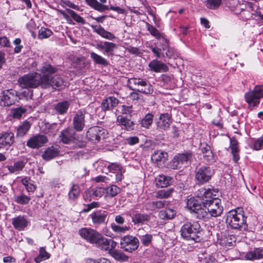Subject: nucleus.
<instances>
[{"label":"nucleus","mask_w":263,"mask_h":263,"mask_svg":"<svg viewBox=\"0 0 263 263\" xmlns=\"http://www.w3.org/2000/svg\"><path fill=\"white\" fill-rule=\"evenodd\" d=\"M152 235L149 234H146L142 236H139V238L141 243L144 246L149 245L152 241Z\"/></svg>","instance_id":"obj_53"},{"label":"nucleus","mask_w":263,"mask_h":263,"mask_svg":"<svg viewBox=\"0 0 263 263\" xmlns=\"http://www.w3.org/2000/svg\"><path fill=\"white\" fill-rule=\"evenodd\" d=\"M173 178L165 175H159L155 179L156 185L160 187H166L172 182Z\"/></svg>","instance_id":"obj_28"},{"label":"nucleus","mask_w":263,"mask_h":263,"mask_svg":"<svg viewBox=\"0 0 263 263\" xmlns=\"http://www.w3.org/2000/svg\"><path fill=\"white\" fill-rule=\"evenodd\" d=\"M132 106H126L125 105H122L121 106V111L120 112L123 115H128L132 112Z\"/></svg>","instance_id":"obj_61"},{"label":"nucleus","mask_w":263,"mask_h":263,"mask_svg":"<svg viewBox=\"0 0 263 263\" xmlns=\"http://www.w3.org/2000/svg\"><path fill=\"white\" fill-rule=\"evenodd\" d=\"M104 44L105 52L107 53L112 51L113 50L117 47L116 45L111 42H104Z\"/></svg>","instance_id":"obj_58"},{"label":"nucleus","mask_w":263,"mask_h":263,"mask_svg":"<svg viewBox=\"0 0 263 263\" xmlns=\"http://www.w3.org/2000/svg\"><path fill=\"white\" fill-rule=\"evenodd\" d=\"M175 192H176L173 188L162 190L158 192L157 197H169L174 195V193Z\"/></svg>","instance_id":"obj_48"},{"label":"nucleus","mask_w":263,"mask_h":263,"mask_svg":"<svg viewBox=\"0 0 263 263\" xmlns=\"http://www.w3.org/2000/svg\"><path fill=\"white\" fill-rule=\"evenodd\" d=\"M201 227L197 221H186L181 227V236L187 240H195Z\"/></svg>","instance_id":"obj_4"},{"label":"nucleus","mask_w":263,"mask_h":263,"mask_svg":"<svg viewBox=\"0 0 263 263\" xmlns=\"http://www.w3.org/2000/svg\"><path fill=\"white\" fill-rule=\"evenodd\" d=\"M119 100L114 97H109L103 100L101 108L104 111L110 110L119 104Z\"/></svg>","instance_id":"obj_25"},{"label":"nucleus","mask_w":263,"mask_h":263,"mask_svg":"<svg viewBox=\"0 0 263 263\" xmlns=\"http://www.w3.org/2000/svg\"><path fill=\"white\" fill-rule=\"evenodd\" d=\"M85 110H80L77 112L73 118V128L76 131H82L85 126Z\"/></svg>","instance_id":"obj_15"},{"label":"nucleus","mask_w":263,"mask_h":263,"mask_svg":"<svg viewBox=\"0 0 263 263\" xmlns=\"http://www.w3.org/2000/svg\"><path fill=\"white\" fill-rule=\"evenodd\" d=\"M111 256L117 260L125 261L128 259L127 256L118 250H113L111 252Z\"/></svg>","instance_id":"obj_45"},{"label":"nucleus","mask_w":263,"mask_h":263,"mask_svg":"<svg viewBox=\"0 0 263 263\" xmlns=\"http://www.w3.org/2000/svg\"><path fill=\"white\" fill-rule=\"evenodd\" d=\"M107 168L109 172L112 171H119L122 170V166L119 163H110L107 165Z\"/></svg>","instance_id":"obj_60"},{"label":"nucleus","mask_w":263,"mask_h":263,"mask_svg":"<svg viewBox=\"0 0 263 263\" xmlns=\"http://www.w3.org/2000/svg\"><path fill=\"white\" fill-rule=\"evenodd\" d=\"M263 145V135L256 140L254 144V148L256 150L261 149V146Z\"/></svg>","instance_id":"obj_62"},{"label":"nucleus","mask_w":263,"mask_h":263,"mask_svg":"<svg viewBox=\"0 0 263 263\" xmlns=\"http://www.w3.org/2000/svg\"><path fill=\"white\" fill-rule=\"evenodd\" d=\"M120 191L121 190L119 187L116 185H112L107 188L106 192L109 195L114 197L117 196L120 192Z\"/></svg>","instance_id":"obj_55"},{"label":"nucleus","mask_w":263,"mask_h":263,"mask_svg":"<svg viewBox=\"0 0 263 263\" xmlns=\"http://www.w3.org/2000/svg\"><path fill=\"white\" fill-rule=\"evenodd\" d=\"M107 135V130L100 126H93L89 128L86 136L89 140L92 142L99 141L101 139L105 138Z\"/></svg>","instance_id":"obj_11"},{"label":"nucleus","mask_w":263,"mask_h":263,"mask_svg":"<svg viewBox=\"0 0 263 263\" xmlns=\"http://www.w3.org/2000/svg\"><path fill=\"white\" fill-rule=\"evenodd\" d=\"M199 191L200 193L201 196L204 197H212L213 196H219L220 192L218 189H208L204 188L200 189Z\"/></svg>","instance_id":"obj_34"},{"label":"nucleus","mask_w":263,"mask_h":263,"mask_svg":"<svg viewBox=\"0 0 263 263\" xmlns=\"http://www.w3.org/2000/svg\"><path fill=\"white\" fill-rule=\"evenodd\" d=\"M176 212L171 209H167L165 211H161L159 213V217L161 219H171L174 217Z\"/></svg>","instance_id":"obj_41"},{"label":"nucleus","mask_w":263,"mask_h":263,"mask_svg":"<svg viewBox=\"0 0 263 263\" xmlns=\"http://www.w3.org/2000/svg\"><path fill=\"white\" fill-rule=\"evenodd\" d=\"M167 156V154L162 151H155L152 155L151 158L153 161L156 162H164Z\"/></svg>","instance_id":"obj_37"},{"label":"nucleus","mask_w":263,"mask_h":263,"mask_svg":"<svg viewBox=\"0 0 263 263\" xmlns=\"http://www.w3.org/2000/svg\"><path fill=\"white\" fill-rule=\"evenodd\" d=\"M90 27L94 32L97 33L103 38L109 40H114L116 39L114 34L105 30L101 25H91Z\"/></svg>","instance_id":"obj_22"},{"label":"nucleus","mask_w":263,"mask_h":263,"mask_svg":"<svg viewBox=\"0 0 263 263\" xmlns=\"http://www.w3.org/2000/svg\"><path fill=\"white\" fill-rule=\"evenodd\" d=\"M18 92L14 89H8L3 91L0 95V105L9 107L14 104L17 101Z\"/></svg>","instance_id":"obj_9"},{"label":"nucleus","mask_w":263,"mask_h":263,"mask_svg":"<svg viewBox=\"0 0 263 263\" xmlns=\"http://www.w3.org/2000/svg\"><path fill=\"white\" fill-rule=\"evenodd\" d=\"M147 30L151 33V34L155 36L157 39H159L161 37V34L159 31L152 25L147 24Z\"/></svg>","instance_id":"obj_52"},{"label":"nucleus","mask_w":263,"mask_h":263,"mask_svg":"<svg viewBox=\"0 0 263 263\" xmlns=\"http://www.w3.org/2000/svg\"><path fill=\"white\" fill-rule=\"evenodd\" d=\"M117 121L119 124L124 126L127 130H130L133 129L134 124L130 119L122 115H119L117 118Z\"/></svg>","instance_id":"obj_33"},{"label":"nucleus","mask_w":263,"mask_h":263,"mask_svg":"<svg viewBox=\"0 0 263 263\" xmlns=\"http://www.w3.org/2000/svg\"><path fill=\"white\" fill-rule=\"evenodd\" d=\"M60 140L64 144H68L74 143L80 148L85 146L86 142L83 138L77 135L76 130L72 127H68L63 129L60 135Z\"/></svg>","instance_id":"obj_2"},{"label":"nucleus","mask_w":263,"mask_h":263,"mask_svg":"<svg viewBox=\"0 0 263 263\" xmlns=\"http://www.w3.org/2000/svg\"><path fill=\"white\" fill-rule=\"evenodd\" d=\"M111 228L115 232L118 233H124L129 230L128 227H122L115 223L111 224Z\"/></svg>","instance_id":"obj_50"},{"label":"nucleus","mask_w":263,"mask_h":263,"mask_svg":"<svg viewBox=\"0 0 263 263\" xmlns=\"http://www.w3.org/2000/svg\"><path fill=\"white\" fill-rule=\"evenodd\" d=\"M31 127V124L28 121H24L21 125H20L17 130L16 136L23 137L29 131Z\"/></svg>","instance_id":"obj_35"},{"label":"nucleus","mask_w":263,"mask_h":263,"mask_svg":"<svg viewBox=\"0 0 263 263\" xmlns=\"http://www.w3.org/2000/svg\"><path fill=\"white\" fill-rule=\"evenodd\" d=\"M59 151L57 148L52 146L47 148L43 154V158L45 160H50L58 155Z\"/></svg>","instance_id":"obj_31"},{"label":"nucleus","mask_w":263,"mask_h":263,"mask_svg":"<svg viewBox=\"0 0 263 263\" xmlns=\"http://www.w3.org/2000/svg\"><path fill=\"white\" fill-rule=\"evenodd\" d=\"M201 151L204 155V157H210L212 155V152L210 146L206 145L204 147L201 148Z\"/></svg>","instance_id":"obj_63"},{"label":"nucleus","mask_w":263,"mask_h":263,"mask_svg":"<svg viewBox=\"0 0 263 263\" xmlns=\"http://www.w3.org/2000/svg\"><path fill=\"white\" fill-rule=\"evenodd\" d=\"M139 245V240L135 236L126 235L121 239V248L126 252H132L136 250Z\"/></svg>","instance_id":"obj_10"},{"label":"nucleus","mask_w":263,"mask_h":263,"mask_svg":"<svg viewBox=\"0 0 263 263\" xmlns=\"http://www.w3.org/2000/svg\"><path fill=\"white\" fill-rule=\"evenodd\" d=\"M252 91L259 99L260 100L263 97V85H256Z\"/></svg>","instance_id":"obj_56"},{"label":"nucleus","mask_w":263,"mask_h":263,"mask_svg":"<svg viewBox=\"0 0 263 263\" xmlns=\"http://www.w3.org/2000/svg\"><path fill=\"white\" fill-rule=\"evenodd\" d=\"M213 171L210 167L202 166L196 173V179L201 184L208 182L213 175Z\"/></svg>","instance_id":"obj_13"},{"label":"nucleus","mask_w":263,"mask_h":263,"mask_svg":"<svg viewBox=\"0 0 263 263\" xmlns=\"http://www.w3.org/2000/svg\"><path fill=\"white\" fill-rule=\"evenodd\" d=\"M80 190L79 186L77 184H73L71 189L69 192V197H77L80 195Z\"/></svg>","instance_id":"obj_54"},{"label":"nucleus","mask_w":263,"mask_h":263,"mask_svg":"<svg viewBox=\"0 0 263 263\" xmlns=\"http://www.w3.org/2000/svg\"><path fill=\"white\" fill-rule=\"evenodd\" d=\"M242 257L246 260L254 261L263 259V248H256L244 253Z\"/></svg>","instance_id":"obj_18"},{"label":"nucleus","mask_w":263,"mask_h":263,"mask_svg":"<svg viewBox=\"0 0 263 263\" xmlns=\"http://www.w3.org/2000/svg\"><path fill=\"white\" fill-rule=\"evenodd\" d=\"M214 200L206 201L205 208H207L211 218L220 216L223 212V207L220 205L219 198H213Z\"/></svg>","instance_id":"obj_12"},{"label":"nucleus","mask_w":263,"mask_h":263,"mask_svg":"<svg viewBox=\"0 0 263 263\" xmlns=\"http://www.w3.org/2000/svg\"><path fill=\"white\" fill-rule=\"evenodd\" d=\"M66 11L70 15V16L77 23H80L82 25L85 24V21L84 18L76 13L74 11L69 9H67Z\"/></svg>","instance_id":"obj_47"},{"label":"nucleus","mask_w":263,"mask_h":263,"mask_svg":"<svg viewBox=\"0 0 263 263\" xmlns=\"http://www.w3.org/2000/svg\"><path fill=\"white\" fill-rule=\"evenodd\" d=\"M90 58L97 64L104 66H107L108 65V63L105 59L95 52H92L90 53Z\"/></svg>","instance_id":"obj_38"},{"label":"nucleus","mask_w":263,"mask_h":263,"mask_svg":"<svg viewBox=\"0 0 263 263\" xmlns=\"http://www.w3.org/2000/svg\"><path fill=\"white\" fill-rule=\"evenodd\" d=\"M25 163L23 161L15 162L13 165L7 166L9 171L11 173H17L24 167Z\"/></svg>","instance_id":"obj_36"},{"label":"nucleus","mask_w":263,"mask_h":263,"mask_svg":"<svg viewBox=\"0 0 263 263\" xmlns=\"http://www.w3.org/2000/svg\"><path fill=\"white\" fill-rule=\"evenodd\" d=\"M231 237L232 236L221 235V238L218 239V243L221 246L228 245L231 246L232 245V242L230 241Z\"/></svg>","instance_id":"obj_51"},{"label":"nucleus","mask_w":263,"mask_h":263,"mask_svg":"<svg viewBox=\"0 0 263 263\" xmlns=\"http://www.w3.org/2000/svg\"><path fill=\"white\" fill-rule=\"evenodd\" d=\"M50 255L48 253L44 247L40 249L39 254L34 258L36 263H40L43 260L48 259L50 258Z\"/></svg>","instance_id":"obj_40"},{"label":"nucleus","mask_w":263,"mask_h":263,"mask_svg":"<svg viewBox=\"0 0 263 263\" xmlns=\"http://www.w3.org/2000/svg\"><path fill=\"white\" fill-rule=\"evenodd\" d=\"M0 45L4 47H9L10 45L9 40L5 36L0 37Z\"/></svg>","instance_id":"obj_64"},{"label":"nucleus","mask_w":263,"mask_h":263,"mask_svg":"<svg viewBox=\"0 0 263 263\" xmlns=\"http://www.w3.org/2000/svg\"><path fill=\"white\" fill-rule=\"evenodd\" d=\"M12 223L15 229L22 231L27 227L28 221L24 216H18L12 219Z\"/></svg>","instance_id":"obj_27"},{"label":"nucleus","mask_w":263,"mask_h":263,"mask_svg":"<svg viewBox=\"0 0 263 263\" xmlns=\"http://www.w3.org/2000/svg\"><path fill=\"white\" fill-rule=\"evenodd\" d=\"M87 4L92 9L97 10L100 12H103L105 11L111 10L117 12L120 14H123L125 12V10L119 7L114 6L110 5V6L106 5L107 0H85Z\"/></svg>","instance_id":"obj_6"},{"label":"nucleus","mask_w":263,"mask_h":263,"mask_svg":"<svg viewBox=\"0 0 263 263\" xmlns=\"http://www.w3.org/2000/svg\"><path fill=\"white\" fill-rule=\"evenodd\" d=\"M26 111V109L22 107L16 108L13 111V117L15 118H20Z\"/></svg>","instance_id":"obj_57"},{"label":"nucleus","mask_w":263,"mask_h":263,"mask_svg":"<svg viewBox=\"0 0 263 263\" xmlns=\"http://www.w3.org/2000/svg\"><path fill=\"white\" fill-rule=\"evenodd\" d=\"M150 70L155 72H166L168 70V67L162 62L153 60L148 64Z\"/></svg>","instance_id":"obj_24"},{"label":"nucleus","mask_w":263,"mask_h":263,"mask_svg":"<svg viewBox=\"0 0 263 263\" xmlns=\"http://www.w3.org/2000/svg\"><path fill=\"white\" fill-rule=\"evenodd\" d=\"M79 234L88 242L95 244L96 247H99L103 236L96 230L88 228L80 229Z\"/></svg>","instance_id":"obj_7"},{"label":"nucleus","mask_w":263,"mask_h":263,"mask_svg":"<svg viewBox=\"0 0 263 263\" xmlns=\"http://www.w3.org/2000/svg\"><path fill=\"white\" fill-rule=\"evenodd\" d=\"M117 246V242L111 239H107L103 237L101 242L99 248L105 250L111 251L115 250L114 249Z\"/></svg>","instance_id":"obj_29"},{"label":"nucleus","mask_w":263,"mask_h":263,"mask_svg":"<svg viewBox=\"0 0 263 263\" xmlns=\"http://www.w3.org/2000/svg\"><path fill=\"white\" fill-rule=\"evenodd\" d=\"M49 84L48 88L51 86L57 89L64 88L67 84V83L63 80L62 78L59 75H55L49 79Z\"/></svg>","instance_id":"obj_23"},{"label":"nucleus","mask_w":263,"mask_h":263,"mask_svg":"<svg viewBox=\"0 0 263 263\" xmlns=\"http://www.w3.org/2000/svg\"><path fill=\"white\" fill-rule=\"evenodd\" d=\"M99 203L98 202H92L90 204H84V208L83 209L82 212H88L91 209L98 207Z\"/></svg>","instance_id":"obj_59"},{"label":"nucleus","mask_w":263,"mask_h":263,"mask_svg":"<svg viewBox=\"0 0 263 263\" xmlns=\"http://www.w3.org/2000/svg\"><path fill=\"white\" fill-rule=\"evenodd\" d=\"M14 141V134L11 132H3L0 134V144L3 146L11 145Z\"/></svg>","instance_id":"obj_26"},{"label":"nucleus","mask_w":263,"mask_h":263,"mask_svg":"<svg viewBox=\"0 0 263 263\" xmlns=\"http://www.w3.org/2000/svg\"><path fill=\"white\" fill-rule=\"evenodd\" d=\"M69 106V104L67 101H63L55 104L54 108L58 113L63 115L67 112Z\"/></svg>","instance_id":"obj_39"},{"label":"nucleus","mask_w":263,"mask_h":263,"mask_svg":"<svg viewBox=\"0 0 263 263\" xmlns=\"http://www.w3.org/2000/svg\"><path fill=\"white\" fill-rule=\"evenodd\" d=\"M238 142L235 138H232L230 139V148L231 153L233 155V159L235 162H237L239 160L238 154L239 149L238 147Z\"/></svg>","instance_id":"obj_30"},{"label":"nucleus","mask_w":263,"mask_h":263,"mask_svg":"<svg viewBox=\"0 0 263 263\" xmlns=\"http://www.w3.org/2000/svg\"><path fill=\"white\" fill-rule=\"evenodd\" d=\"M154 120V115L151 113L147 114L141 121V126L145 128H148Z\"/></svg>","instance_id":"obj_43"},{"label":"nucleus","mask_w":263,"mask_h":263,"mask_svg":"<svg viewBox=\"0 0 263 263\" xmlns=\"http://www.w3.org/2000/svg\"><path fill=\"white\" fill-rule=\"evenodd\" d=\"M171 123V116L168 113L162 114L156 122L157 127L159 130H165L170 127Z\"/></svg>","instance_id":"obj_17"},{"label":"nucleus","mask_w":263,"mask_h":263,"mask_svg":"<svg viewBox=\"0 0 263 263\" xmlns=\"http://www.w3.org/2000/svg\"><path fill=\"white\" fill-rule=\"evenodd\" d=\"M127 84L129 85L131 89H135L138 92L145 95H150L153 92L152 85L145 79L132 78L128 80Z\"/></svg>","instance_id":"obj_3"},{"label":"nucleus","mask_w":263,"mask_h":263,"mask_svg":"<svg viewBox=\"0 0 263 263\" xmlns=\"http://www.w3.org/2000/svg\"><path fill=\"white\" fill-rule=\"evenodd\" d=\"M168 204V202L165 200H161L149 203V208L152 210H154L156 209L167 207Z\"/></svg>","instance_id":"obj_42"},{"label":"nucleus","mask_w":263,"mask_h":263,"mask_svg":"<svg viewBox=\"0 0 263 263\" xmlns=\"http://www.w3.org/2000/svg\"><path fill=\"white\" fill-rule=\"evenodd\" d=\"M203 198H189L187 199L186 204L187 208L192 212L195 213L200 208L205 206V202Z\"/></svg>","instance_id":"obj_19"},{"label":"nucleus","mask_w":263,"mask_h":263,"mask_svg":"<svg viewBox=\"0 0 263 263\" xmlns=\"http://www.w3.org/2000/svg\"><path fill=\"white\" fill-rule=\"evenodd\" d=\"M244 97L246 101L248 104V108L251 110L255 109L260 103V99L252 90L246 92Z\"/></svg>","instance_id":"obj_20"},{"label":"nucleus","mask_w":263,"mask_h":263,"mask_svg":"<svg viewBox=\"0 0 263 263\" xmlns=\"http://www.w3.org/2000/svg\"><path fill=\"white\" fill-rule=\"evenodd\" d=\"M204 3L209 9H215L220 5L221 0H206Z\"/></svg>","instance_id":"obj_49"},{"label":"nucleus","mask_w":263,"mask_h":263,"mask_svg":"<svg viewBox=\"0 0 263 263\" xmlns=\"http://www.w3.org/2000/svg\"><path fill=\"white\" fill-rule=\"evenodd\" d=\"M18 82L23 88H34L39 86L42 87V81L41 80V74L33 72L26 74L19 78Z\"/></svg>","instance_id":"obj_5"},{"label":"nucleus","mask_w":263,"mask_h":263,"mask_svg":"<svg viewBox=\"0 0 263 263\" xmlns=\"http://www.w3.org/2000/svg\"><path fill=\"white\" fill-rule=\"evenodd\" d=\"M192 156L190 154H182L176 156L173 160L172 166L174 169H179L182 165L187 164Z\"/></svg>","instance_id":"obj_16"},{"label":"nucleus","mask_w":263,"mask_h":263,"mask_svg":"<svg viewBox=\"0 0 263 263\" xmlns=\"http://www.w3.org/2000/svg\"><path fill=\"white\" fill-rule=\"evenodd\" d=\"M48 142L47 137L44 135L37 134L30 138L27 142V146L31 148H39Z\"/></svg>","instance_id":"obj_14"},{"label":"nucleus","mask_w":263,"mask_h":263,"mask_svg":"<svg viewBox=\"0 0 263 263\" xmlns=\"http://www.w3.org/2000/svg\"><path fill=\"white\" fill-rule=\"evenodd\" d=\"M205 207L200 208L195 213L197 218L200 219L208 220L211 218L210 213L208 211H206Z\"/></svg>","instance_id":"obj_44"},{"label":"nucleus","mask_w":263,"mask_h":263,"mask_svg":"<svg viewBox=\"0 0 263 263\" xmlns=\"http://www.w3.org/2000/svg\"><path fill=\"white\" fill-rule=\"evenodd\" d=\"M57 68L52 65L44 63L40 67L39 71L42 74L41 75V80L42 81V88H47L49 84V79L52 78L51 75L57 71Z\"/></svg>","instance_id":"obj_8"},{"label":"nucleus","mask_w":263,"mask_h":263,"mask_svg":"<svg viewBox=\"0 0 263 263\" xmlns=\"http://www.w3.org/2000/svg\"><path fill=\"white\" fill-rule=\"evenodd\" d=\"M246 218L242 209L237 208L228 213L226 222L232 229L245 230L248 227Z\"/></svg>","instance_id":"obj_1"},{"label":"nucleus","mask_w":263,"mask_h":263,"mask_svg":"<svg viewBox=\"0 0 263 263\" xmlns=\"http://www.w3.org/2000/svg\"><path fill=\"white\" fill-rule=\"evenodd\" d=\"M52 31L45 27H41L39 31L38 37L40 39H45L49 37L52 34Z\"/></svg>","instance_id":"obj_46"},{"label":"nucleus","mask_w":263,"mask_h":263,"mask_svg":"<svg viewBox=\"0 0 263 263\" xmlns=\"http://www.w3.org/2000/svg\"><path fill=\"white\" fill-rule=\"evenodd\" d=\"M90 216L95 224L100 225L106 223L107 212L98 210L93 212Z\"/></svg>","instance_id":"obj_21"},{"label":"nucleus","mask_w":263,"mask_h":263,"mask_svg":"<svg viewBox=\"0 0 263 263\" xmlns=\"http://www.w3.org/2000/svg\"><path fill=\"white\" fill-rule=\"evenodd\" d=\"M132 221L135 224H144L149 219V216L146 214L133 213L132 215Z\"/></svg>","instance_id":"obj_32"}]
</instances>
